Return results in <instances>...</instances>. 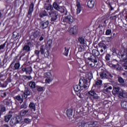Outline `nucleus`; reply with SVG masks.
Returning a JSON list of instances; mask_svg holds the SVG:
<instances>
[{"label":"nucleus","mask_w":127,"mask_h":127,"mask_svg":"<svg viewBox=\"0 0 127 127\" xmlns=\"http://www.w3.org/2000/svg\"><path fill=\"white\" fill-rule=\"evenodd\" d=\"M89 82L88 80L85 79H80L79 80V83L78 85H73V89L75 92H79L81 90V88H88L89 87Z\"/></svg>","instance_id":"nucleus-1"},{"label":"nucleus","mask_w":127,"mask_h":127,"mask_svg":"<svg viewBox=\"0 0 127 127\" xmlns=\"http://www.w3.org/2000/svg\"><path fill=\"white\" fill-rule=\"evenodd\" d=\"M87 55L88 56H90L87 58L88 60L89 61L88 62V65L90 66V67H94L95 65H96V63L98 62L97 57L90 53H88Z\"/></svg>","instance_id":"nucleus-2"},{"label":"nucleus","mask_w":127,"mask_h":127,"mask_svg":"<svg viewBox=\"0 0 127 127\" xmlns=\"http://www.w3.org/2000/svg\"><path fill=\"white\" fill-rule=\"evenodd\" d=\"M97 125H98L97 122H85L81 121L78 127H99Z\"/></svg>","instance_id":"nucleus-3"},{"label":"nucleus","mask_w":127,"mask_h":127,"mask_svg":"<svg viewBox=\"0 0 127 127\" xmlns=\"http://www.w3.org/2000/svg\"><path fill=\"white\" fill-rule=\"evenodd\" d=\"M40 52L42 55H44L45 57H48L49 56V52L47 49V45H42L40 48Z\"/></svg>","instance_id":"nucleus-4"},{"label":"nucleus","mask_w":127,"mask_h":127,"mask_svg":"<svg viewBox=\"0 0 127 127\" xmlns=\"http://www.w3.org/2000/svg\"><path fill=\"white\" fill-rule=\"evenodd\" d=\"M74 20H75L74 19L73 16H72L71 14H68L64 17L63 21V22H65L66 23H69V24H71L74 22Z\"/></svg>","instance_id":"nucleus-5"},{"label":"nucleus","mask_w":127,"mask_h":127,"mask_svg":"<svg viewBox=\"0 0 127 127\" xmlns=\"http://www.w3.org/2000/svg\"><path fill=\"white\" fill-rule=\"evenodd\" d=\"M49 14L51 16V20L52 21H55L58 18V12L54 10H52L49 12Z\"/></svg>","instance_id":"nucleus-6"},{"label":"nucleus","mask_w":127,"mask_h":127,"mask_svg":"<svg viewBox=\"0 0 127 127\" xmlns=\"http://www.w3.org/2000/svg\"><path fill=\"white\" fill-rule=\"evenodd\" d=\"M33 45L32 41L28 42L26 45H24L22 49L21 52H30V46Z\"/></svg>","instance_id":"nucleus-7"},{"label":"nucleus","mask_w":127,"mask_h":127,"mask_svg":"<svg viewBox=\"0 0 127 127\" xmlns=\"http://www.w3.org/2000/svg\"><path fill=\"white\" fill-rule=\"evenodd\" d=\"M44 76L45 78H46L45 79L46 83L49 84V83L52 82L53 78H52V74H51V72H46L45 73Z\"/></svg>","instance_id":"nucleus-8"},{"label":"nucleus","mask_w":127,"mask_h":127,"mask_svg":"<svg viewBox=\"0 0 127 127\" xmlns=\"http://www.w3.org/2000/svg\"><path fill=\"white\" fill-rule=\"evenodd\" d=\"M120 87L118 86H114L113 87V93H115V94H119L121 97H124L125 95V91L122 90V91H120Z\"/></svg>","instance_id":"nucleus-9"},{"label":"nucleus","mask_w":127,"mask_h":127,"mask_svg":"<svg viewBox=\"0 0 127 127\" xmlns=\"http://www.w3.org/2000/svg\"><path fill=\"white\" fill-rule=\"evenodd\" d=\"M34 8V4L33 3V2H31L29 8V10L28 11L27 13V17L29 18L31 16V14H32V12H33V9Z\"/></svg>","instance_id":"nucleus-10"},{"label":"nucleus","mask_w":127,"mask_h":127,"mask_svg":"<svg viewBox=\"0 0 127 127\" xmlns=\"http://www.w3.org/2000/svg\"><path fill=\"white\" fill-rule=\"evenodd\" d=\"M22 72H25L26 74L30 75L32 73V67L31 66H28L27 67H23L21 69Z\"/></svg>","instance_id":"nucleus-11"},{"label":"nucleus","mask_w":127,"mask_h":127,"mask_svg":"<svg viewBox=\"0 0 127 127\" xmlns=\"http://www.w3.org/2000/svg\"><path fill=\"white\" fill-rule=\"evenodd\" d=\"M88 94L90 95V96H92L93 99H95V100H98L99 98V95L96 93V92L94 90H90L88 92Z\"/></svg>","instance_id":"nucleus-12"},{"label":"nucleus","mask_w":127,"mask_h":127,"mask_svg":"<svg viewBox=\"0 0 127 127\" xmlns=\"http://www.w3.org/2000/svg\"><path fill=\"white\" fill-rule=\"evenodd\" d=\"M45 16H49V15H48V13H47L46 10H42L39 13V17H40L41 21H42V19L44 18Z\"/></svg>","instance_id":"nucleus-13"},{"label":"nucleus","mask_w":127,"mask_h":127,"mask_svg":"<svg viewBox=\"0 0 127 127\" xmlns=\"http://www.w3.org/2000/svg\"><path fill=\"white\" fill-rule=\"evenodd\" d=\"M58 11H60L61 13H64L65 11V15H67L68 14V11H67V9H66V8L64 6H60L59 8L57 10Z\"/></svg>","instance_id":"nucleus-14"},{"label":"nucleus","mask_w":127,"mask_h":127,"mask_svg":"<svg viewBox=\"0 0 127 127\" xmlns=\"http://www.w3.org/2000/svg\"><path fill=\"white\" fill-rule=\"evenodd\" d=\"M40 24L41 27L43 29H44V28H47V27H48V24H49V21L47 20L45 21L44 20H42V21H41Z\"/></svg>","instance_id":"nucleus-15"},{"label":"nucleus","mask_w":127,"mask_h":127,"mask_svg":"<svg viewBox=\"0 0 127 127\" xmlns=\"http://www.w3.org/2000/svg\"><path fill=\"white\" fill-rule=\"evenodd\" d=\"M106 27L99 24L98 28L96 29V32H105Z\"/></svg>","instance_id":"nucleus-16"},{"label":"nucleus","mask_w":127,"mask_h":127,"mask_svg":"<svg viewBox=\"0 0 127 127\" xmlns=\"http://www.w3.org/2000/svg\"><path fill=\"white\" fill-rule=\"evenodd\" d=\"M30 95V91L28 90V88H26L24 90L23 94L21 95L23 99H27V96Z\"/></svg>","instance_id":"nucleus-17"},{"label":"nucleus","mask_w":127,"mask_h":127,"mask_svg":"<svg viewBox=\"0 0 127 127\" xmlns=\"http://www.w3.org/2000/svg\"><path fill=\"white\" fill-rule=\"evenodd\" d=\"M44 8L45 9H46L47 10H50L51 11L52 10H53L54 9L53 8V6L51 4L49 3H45L44 5Z\"/></svg>","instance_id":"nucleus-18"},{"label":"nucleus","mask_w":127,"mask_h":127,"mask_svg":"<svg viewBox=\"0 0 127 127\" xmlns=\"http://www.w3.org/2000/svg\"><path fill=\"white\" fill-rule=\"evenodd\" d=\"M9 113V115L4 116V122H5V123H8V122H9V120H10L12 117L13 112L12 111H10Z\"/></svg>","instance_id":"nucleus-19"},{"label":"nucleus","mask_w":127,"mask_h":127,"mask_svg":"<svg viewBox=\"0 0 127 127\" xmlns=\"http://www.w3.org/2000/svg\"><path fill=\"white\" fill-rule=\"evenodd\" d=\"M76 6L77 7L76 13L77 14H79V13H80L81 11H82V5H81V3H80V2L77 1Z\"/></svg>","instance_id":"nucleus-20"},{"label":"nucleus","mask_w":127,"mask_h":127,"mask_svg":"<svg viewBox=\"0 0 127 127\" xmlns=\"http://www.w3.org/2000/svg\"><path fill=\"white\" fill-rule=\"evenodd\" d=\"M95 5V0H89L87 2V6L89 7V8H93L94 6Z\"/></svg>","instance_id":"nucleus-21"},{"label":"nucleus","mask_w":127,"mask_h":127,"mask_svg":"<svg viewBox=\"0 0 127 127\" xmlns=\"http://www.w3.org/2000/svg\"><path fill=\"white\" fill-rule=\"evenodd\" d=\"M66 114L68 118H71L73 116V109L70 108L66 111Z\"/></svg>","instance_id":"nucleus-22"},{"label":"nucleus","mask_w":127,"mask_h":127,"mask_svg":"<svg viewBox=\"0 0 127 127\" xmlns=\"http://www.w3.org/2000/svg\"><path fill=\"white\" fill-rule=\"evenodd\" d=\"M100 79H106L107 78V73L105 71H101L100 73Z\"/></svg>","instance_id":"nucleus-23"},{"label":"nucleus","mask_w":127,"mask_h":127,"mask_svg":"<svg viewBox=\"0 0 127 127\" xmlns=\"http://www.w3.org/2000/svg\"><path fill=\"white\" fill-rule=\"evenodd\" d=\"M58 2L57 1H55L54 2L53 4V8H55V9H56V10H57L59 8V7H60V5H59V4H58Z\"/></svg>","instance_id":"nucleus-24"},{"label":"nucleus","mask_w":127,"mask_h":127,"mask_svg":"<svg viewBox=\"0 0 127 127\" xmlns=\"http://www.w3.org/2000/svg\"><path fill=\"white\" fill-rule=\"evenodd\" d=\"M14 100H17V101H21V103L23 102V98H21V96L20 95H17L16 96L14 97Z\"/></svg>","instance_id":"nucleus-25"},{"label":"nucleus","mask_w":127,"mask_h":127,"mask_svg":"<svg viewBox=\"0 0 127 127\" xmlns=\"http://www.w3.org/2000/svg\"><path fill=\"white\" fill-rule=\"evenodd\" d=\"M29 87L31 89H35L36 88V85L34 81H30L29 82Z\"/></svg>","instance_id":"nucleus-26"},{"label":"nucleus","mask_w":127,"mask_h":127,"mask_svg":"<svg viewBox=\"0 0 127 127\" xmlns=\"http://www.w3.org/2000/svg\"><path fill=\"white\" fill-rule=\"evenodd\" d=\"M15 121L16 124H19L22 122V117L21 116H17Z\"/></svg>","instance_id":"nucleus-27"},{"label":"nucleus","mask_w":127,"mask_h":127,"mask_svg":"<svg viewBox=\"0 0 127 127\" xmlns=\"http://www.w3.org/2000/svg\"><path fill=\"white\" fill-rule=\"evenodd\" d=\"M28 112H29V110H23L21 111L20 113V116H24L26 115V114H27V113H28Z\"/></svg>","instance_id":"nucleus-28"},{"label":"nucleus","mask_w":127,"mask_h":127,"mask_svg":"<svg viewBox=\"0 0 127 127\" xmlns=\"http://www.w3.org/2000/svg\"><path fill=\"white\" fill-rule=\"evenodd\" d=\"M98 46L100 48H103L104 50H106L107 49V46L103 42H100L99 43Z\"/></svg>","instance_id":"nucleus-29"},{"label":"nucleus","mask_w":127,"mask_h":127,"mask_svg":"<svg viewBox=\"0 0 127 127\" xmlns=\"http://www.w3.org/2000/svg\"><path fill=\"white\" fill-rule=\"evenodd\" d=\"M16 123V121L14 119H11L9 122V125L11 127H13Z\"/></svg>","instance_id":"nucleus-30"},{"label":"nucleus","mask_w":127,"mask_h":127,"mask_svg":"<svg viewBox=\"0 0 127 127\" xmlns=\"http://www.w3.org/2000/svg\"><path fill=\"white\" fill-rule=\"evenodd\" d=\"M20 67V64L19 63H16L15 64L14 66H13V70H18L19 68Z\"/></svg>","instance_id":"nucleus-31"},{"label":"nucleus","mask_w":127,"mask_h":127,"mask_svg":"<svg viewBox=\"0 0 127 127\" xmlns=\"http://www.w3.org/2000/svg\"><path fill=\"white\" fill-rule=\"evenodd\" d=\"M77 30H78V27L74 26L73 27L70 29L69 32H77Z\"/></svg>","instance_id":"nucleus-32"},{"label":"nucleus","mask_w":127,"mask_h":127,"mask_svg":"<svg viewBox=\"0 0 127 127\" xmlns=\"http://www.w3.org/2000/svg\"><path fill=\"white\" fill-rule=\"evenodd\" d=\"M92 55H95V56H99L100 55V52L97 50H92Z\"/></svg>","instance_id":"nucleus-33"},{"label":"nucleus","mask_w":127,"mask_h":127,"mask_svg":"<svg viewBox=\"0 0 127 127\" xmlns=\"http://www.w3.org/2000/svg\"><path fill=\"white\" fill-rule=\"evenodd\" d=\"M121 107L124 108V109H126L127 110V102L123 101L121 102Z\"/></svg>","instance_id":"nucleus-34"},{"label":"nucleus","mask_w":127,"mask_h":127,"mask_svg":"<svg viewBox=\"0 0 127 127\" xmlns=\"http://www.w3.org/2000/svg\"><path fill=\"white\" fill-rule=\"evenodd\" d=\"M78 41L80 44H85V39H84V38L82 37L78 38Z\"/></svg>","instance_id":"nucleus-35"},{"label":"nucleus","mask_w":127,"mask_h":127,"mask_svg":"<svg viewBox=\"0 0 127 127\" xmlns=\"http://www.w3.org/2000/svg\"><path fill=\"white\" fill-rule=\"evenodd\" d=\"M126 56H127V55H126V54H123L121 55V57H122V59H123V62L127 63V58L125 59V57H126Z\"/></svg>","instance_id":"nucleus-36"},{"label":"nucleus","mask_w":127,"mask_h":127,"mask_svg":"<svg viewBox=\"0 0 127 127\" xmlns=\"http://www.w3.org/2000/svg\"><path fill=\"white\" fill-rule=\"evenodd\" d=\"M29 108H30V109H32V110L35 109V104L34 103H30L29 105Z\"/></svg>","instance_id":"nucleus-37"},{"label":"nucleus","mask_w":127,"mask_h":127,"mask_svg":"<svg viewBox=\"0 0 127 127\" xmlns=\"http://www.w3.org/2000/svg\"><path fill=\"white\" fill-rule=\"evenodd\" d=\"M37 91H38V92H42V91H44V87L37 86Z\"/></svg>","instance_id":"nucleus-38"},{"label":"nucleus","mask_w":127,"mask_h":127,"mask_svg":"<svg viewBox=\"0 0 127 127\" xmlns=\"http://www.w3.org/2000/svg\"><path fill=\"white\" fill-rule=\"evenodd\" d=\"M26 108H27V105H26V102H24L21 105L20 109H26Z\"/></svg>","instance_id":"nucleus-39"},{"label":"nucleus","mask_w":127,"mask_h":127,"mask_svg":"<svg viewBox=\"0 0 127 127\" xmlns=\"http://www.w3.org/2000/svg\"><path fill=\"white\" fill-rule=\"evenodd\" d=\"M64 53L65 56H68V53H69V49L67 48H64Z\"/></svg>","instance_id":"nucleus-40"},{"label":"nucleus","mask_w":127,"mask_h":127,"mask_svg":"<svg viewBox=\"0 0 127 127\" xmlns=\"http://www.w3.org/2000/svg\"><path fill=\"white\" fill-rule=\"evenodd\" d=\"M113 66L115 67V68H116L117 70H121V69H122V66L119 65V64L116 65L114 64Z\"/></svg>","instance_id":"nucleus-41"},{"label":"nucleus","mask_w":127,"mask_h":127,"mask_svg":"<svg viewBox=\"0 0 127 127\" xmlns=\"http://www.w3.org/2000/svg\"><path fill=\"white\" fill-rule=\"evenodd\" d=\"M24 123H25V124H29V123H31V119L29 118H25Z\"/></svg>","instance_id":"nucleus-42"},{"label":"nucleus","mask_w":127,"mask_h":127,"mask_svg":"<svg viewBox=\"0 0 127 127\" xmlns=\"http://www.w3.org/2000/svg\"><path fill=\"white\" fill-rule=\"evenodd\" d=\"M34 53H35V55H36L38 58H39V53H40V51L36 50H35V51H34Z\"/></svg>","instance_id":"nucleus-43"},{"label":"nucleus","mask_w":127,"mask_h":127,"mask_svg":"<svg viewBox=\"0 0 127 127\" xmlns=\"http://www.w3.org/2000/svg\"><path fill=\"white\" fill-rule=\"evenodd\" d=\"M118 82H119V83H121V84H123V83H125V80L121 77H119L118 78Z\"/></svg>","instance_id":"nucleus-44"},{"label":"nucleus","mask_w":127,"mask_h":127,"mask_svg":"<svg viewBox=\"0 0 127 127\" xmlns=\"http://www.w3.org/2000/svg\"><path fill=\"white\" fill-rule=\"evenodd\" d=\"M47 44L48 45L49 47H51V45H52V40L49 39Z\"/></svg>","instance_id":"nucleus-45"},{"label":"nucleus","mask_w":127,"mask_h":127,"mask_svg":"<svg viewBox=\"0 0 127 127\" xmlns=\"http://www.w3.org/2000/svg\"><path fill=\"white\" fill-rule=\"evenodd\" d=\"M110 58H111V55L108 54L105 56V59L106 61H110Z\"/></svg>","instance_id":"nucleus-46"},{"label":"nucleus","mask_w":127,"mask_h":127,"mask_svg":"<svg viewBox=\"0 0 127 127\" xmlns=\"http://www.w3.org/2000/svg\"><path fill=\"white\" fill-rule=\"evenodd\" d=\"M13 38H17L18 37V33L17 32H13Z\"/></svg>","instance_id":"nucleus-47"},{"label":"nucleus","mask_w":127,"mask_h":127,"mask_svg":"<svg viewBox=\"0 0 127 127\" xmlns=\"http://www.w3.org/2000/svg\"><path fill=\"white\" fill-rule=\"evenodd\" d=\"M102 80H98L96 82L95 85L96 86H100V85H102Z\"/></svg>","instance_id":"nucleus-48"},{"label":"nucleus","mask_w":127,"mask_h":127,"mask_svg":"<svg viewBox=\"0 0 127 127\" xmlns=\"http://www.w3.org/2000/svg\"><path fill=\"white\" fill-rule=\"evenodd\" d=\"M110 5L109 6V7H110V10H114V8L115 7H114V5L115 3H110Z\"/></svg>","instance_id":"nucleus-49"},{"label":"nucleus","mask_w":127,"mask_h":127,"mask_svg":"<svg viewBox=\"0 0 127 127\" xmlns=\"http://www.w3.org/2000/svg\"><path fill=\"white\" fill-rule=\"evenodd\" d=\"M107 21H108V20H102L101 22L103 24V26H106V25H107Z\"/></svg>","instance_id":"nucleus-50"},{"label":"nucleus","mask_w":127,"mask_h":127,"mask_svg":"<svg viewBox=\"0 0 127 127\" xmlns=\"http://www.w3.org/2000/svg\"><path fill=\"white\" fill-rule=\"evenodd\" d=\"M117 16H118L117 15L113 16H111L110 19H112V20H116Z\"/></svg>","instance_id":"nucleus-51"},{"label":"nucleus","mask_w":127,"mask_h":127,"mask_svg":"<svg viewBox=\"0 0 127 127\" xmlns=\"http://www.w3.org/2000/svg\"><path fill=\"white\" fill-rule=\"evenodd\" d=\"M6 86H7L6 82H4L3 83L1 84L0 85V87H1V88H5Z\"/></svg>","instance_id":"nucleus-52"},{"label":"nucleus","mask_w":127,"mask_h":127,"mask_svg":"<svg viewBox=\"0 0 127 127\" xmlns=\"http://www.w3.org/2000/svg\"><path fill=\"white\" fill-rule=\"evenodd\" d=\"M5 47V43L3 44L2 45H0V50L1 49H3Z\"/></svg>","instance_id":"nucleus-53"},{"label":"nucleus","mask_w":127,"mask_h":127,"mask_svg":"<svg viewBox=\"0 0 127 127\" xmlns=\"http://www.w3.org/2000/svg\"><path fill=\"white\" fill-rule=\"evenodd\" d=\"M0 112L1 113H3V112H5V107H2L0 109Z\"/></svg>","instance_id":"nucleus-54"},{"label":"nucleus","mask_w":127,"mask_h":127,"mask_svg":"<svg viewBox=\"0 0 127 127\" xmlns=\"http://www.w3.org/2000/svg\"><path fill=\"white\" fill-rule=\"evenodd\" d=\"M1 97L2 98H4V97H6V93L4 92V93H2L1 95Z\"/></svg>","instance_id":"nucleus-55"},{"label":"nucleus","mask_w":127,"mask_h":127,"mask_svg":"<svg viewBox=\"0 0 127 127\" xmlns=\"http://www.w3.org/2000/svg\"><path fill=\"white\" fill-rule=\"evenodd\" d=\"M16 61V59H14L12 61V62L11 63V64L10 65V66H12V65H13V64H14V63H15V62Z\"/></svg>","instance_id":"nucleus-56"},{"label":"nucleus","mask_w":127,"mask_h":127,"mask_svg":"<svg viewBox=\"0 0 127 127\" xmlns=\"http://www.w3.org/2000/svg\"><path fill=\"white\" fill-rule=\"evenodd\" d=\"M85 31H86V32H91V31H90V30L88 28L85 29Z\"/></svg>","instance_id":"nucleus-57"},{"label":"nucleus","mask_w":127,"mask_h":127,"mask_svg":"<svg viewBox=\"0 0 127 127\" xmlns=\"http://www.w3.org/2000/svg\"><path fill=\"white\" fill-rule=\"evenodd\" d=\"M56 1L58 2V3H59V4L61 3V2H62V0H56Z\"/></svg>","instance_id":"nucleus-58"},{"label":"nucleus","mask_w":127,"mask_h":127,"mask_svg":"<svg viewBox=\"0 0 127 127\" xmlns=\"http://www.w3.org/2000/svg\"><path fill=\"white\" fill-rule=\"evenodd\" d=\"M106 32H112V29H107Z\"/></svg>","instance_id":"nucleus-59"},{"label":"nucleus","mask_w":127,"mask_h":127,"mask_svg":"<svg viewBox=\"0 0 127 127\" xmlns=\"http://www.w3.org/2000/svg\"><path fill=\"white\" fill-rule=\"evenodd\" d=\"M43 39H44V38H43V37L41 36V37H40L39 40H40V41H42V40H43Z\"/></svg>","instance_id":"nucleus-60"},{"label":"nucleus","mask_w":127,"mask_h":127,"mask_svg":"<svg viewBox=\"0 0 127 127\" xmlns=\"http://www.w3.org/2000/svg\"><path fill=\"white\" fill-rule=\"evenodd\" d=\"M108 76L110 77V78H113V74L111 73H108Z\"/></svg>","instance_id":"nucleus-61"},{"label":"nucleus","mask_w":127,"mask_h":127,"mask_svg":"<svg viewBox=\"0 0 127 127\" xmlns=\"http://www.w3.org/2000/svg\"><path fill=\"white\" fill-rule=\"evenodd\" d=\"M108 90H112V86H109L106 89V91H108Z\"/></svg>","instance_id":"nucleus-62"},{"label":"nucleus","mask_w":127,"mask_h":127,"mask_svg":"<svg viewBox=\"0 0 127 127\" xmlns=\"http://www.w3.org/2000/svg\"><path fill=\"white\" fill-rule=\"evenodd\" d=\"M110 34H112L111 32H106V35H110Z\"/></svg>","instance_id":"nucleus-63"},{"label":"nucleus","mask_w":127,"mask_h":127,"mask_svg":"<svg viewBox=\"0 0 127 127\" xmlns=\"http://www.w3.org/2000/svg\"><path fill=\"white\" fill-rule=\"evenodd\" d=\"M124 69H125V70H127V65L124 66Z\"/></svg>","instance_id":"nucleus-64"}]
</instances>
